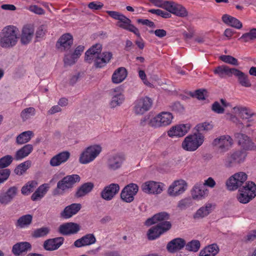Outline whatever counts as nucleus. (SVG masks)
<instances>
[{
	"mask_svg": "<svg viewBox=\"0 0 256 256\" xmlns=\"http://www.w3.org/2000/svg\"><path fill=\"white\" fill-rule=\"evenodd\" d=\"M248 178L247 174L244 172H239L231 176L226 181V185L228 190H234L244 184Z\"/></svg>",
	"mask_w": 256,
	"mask_h": 256,
	"instance_id": "423d86ee",
	"label": "nucleus"
},
{
	"mask_svg": "<svg viewBox=\"0 0 256 256\" xmlns=\"http://www.w3.org/2000/svg\"><path fill=\"white\" fill-rule=\"evenodd\" d=\"M36 114V110L33 107H29L24 109L20 113V117L24 122Z\"/></svg>",
	"mask_w": 256,
	"mask_h": 256,
	"instance_id": "de8ad7c7",
	"label": "nucleus"
},
{
	"mask_svg": "<svg viewBox=\"0 0 256 256\" xmlns=\"http://www.w3.org/2000/svg\"><path fill=\"white\" fill-rule=\"evenodd\" d=\"M233 144V140L229 135H223L215 138L212 142L214 146L218 148L221 152L228 151Z\"/></svg>",
	"mask_w": 256,
	"mask_h": 256,
	"instance_id": "f8f14e48",
	"label": "nucleus"
},
{
	"mask_svg": "<svg viewBox=\"0 0 256 256\" xmlns=\"http://www.w3.org/2000/svg\"><path fill=\"white\" fill-rule=\"evenodd\" d=\"M81 208L80 204H72L64 208L60 213V216L65 219L69 218L78 213Z\"/></svg>",
	"mask_w": 256,
	"mask_h": 256,
	"instance_id": "bb28decb",
	"label": "nucleus"
},
{
	"mask_svg": "<svg viewBox=\"0 0 256 256\" xmlns=\"http://www.w3.org/2000/svg\"><path fill=\"white\" fill-rule=\"evenodd\" d=\"M219 250L216 244H212L201 250L199 256H215L218 254Z\"/></svg>",
	"mask_w": 256,
	"mask_h": 256,
	"instance_id": "4c0bfd02",
	"label": "nucleus"
},
{
	"mask_svg": "<svg viewBox=\"0 0 256 256\" xmlns=\"http://www.w3.org/2000/svg\"><path fill=\"white\" fill-rule=\"evenodd\" d=\"M186 250L188 252H197L200 248V243L198 240H193L185 245Z\"/></svg>",
	"mask_w": 256,
	"mask_h": 256,
	"instance_id": "09e8293b",
	"label": "nucleus"
},
{
	"mask_svg": "<svg viewBox=\"0 0 256 256\" xmlns=\"http://www.w3.org/2000/svg\"><path fill=\"white\" fill-rule=\"evenodd\" d=\"M144 192L148 194H158L162 192L163 184L154 181L144 182L142 186Z\"/></svg>",
	"mask_w": 256,
	"mask_h": 256,
	"instance_id": "a211bd4d",
	"label": "nucleus"
},
{
	"mask_svg": "<svg viewBox=\"0 0 256 256\" xmlns=\"http://www.w3.org/2000/svg\"><path fill=\"white\" fill-rule=\"evenodd\" d=\"M204 137L201 132H195L186 136L182 142L184 150L188 152H194L202 145Z\"/></svg>",
	"mask_w": 256,
	"mask_h": 256,
	"instance_id": "7ed1b4c3",
	"label": "nucleus"
},
{
	"mask_svg": "<svg viewBox=\"0 0 256 256\" xmlns=\"http://www.w3.org/2000/svg\"><path fill=\"white\" fill-rule=\"evenodd\" d=\"M212 128V126L208 122H203L196 125V128L197 132H200L202 131L210 130Z\"/></svg>",
	"mask_w": 256,
	"mask_h": 256,
	"instance_id": "052dcab7",
	"label": "nucleus"
},
{
	"mask_svg": "<svg viewBox=\"0 0 256 256\" xmlns=\"http://www.w3.org/2000/svg\"><path fill=\"white\" fill-rule=\"evenodd\" d=\"M242 191H246L250 196L252 195L254 198L256 196V185L252 182H246L244 186L240 188Z\"/></svg>",
	"mask_w": 256,
	"mask_h": 256,
	"instance_id": "37998d69",
	"label": "nucleus"
},
{
	"mask_svg": "<svg viewBox=\"0 0 256 256\" xmlns=\"http://www.w3.org/2000/svg\"><path fill=\"white\" fill-rule=\"evenodd\" d=\"M224 165L227 168H230L234 166L236 164L234 161L232 154H228L224 162Z\"/></svg>",
	"mask_w": 256,
	"mask_h": 256,
	"instance_id": "69168bd1",
	"label": "nucleus"
},
{
	"mask_svg": "<svg viewBox=\"0 0 256 256\" xmlns=\"http://www.w3.org/2000/svg\"><path fill=\"white\" fill-rule=\"evenodd\" d=\"M73 44L72 36L70 34H64L60 37L56 42V46L58 49L62 50H68Z\"/></svg>",
	"mask_w": 256,
	"mask_h": 256,
	"instance_id": "412c9836",
	"label": "nucleus"
},
{
	"mask_svg": "<svg viewBox=\"0 0 256 256\" xmlns=\"http://www.w3.org/2000/svg\"><path fill=\"white\" fill-rule=\"evenodd\" d=\"M209 193V190L204 186L202 182L196 184L191 191L192 198L194 200H202L206 198Z\"/></svg>",
	"mask_w": 256,
	"mask_h": 256,
	"instance_id": "dca6fc26",
	"label": "nucleus"
},
{
	"mask_svg": "<svg viewBox=\"0 0 256 256\" xmlns=\"http://www.w3.org/2000/svg\"><path fill=\"white\" fill-rule=\"evenodd\" d=\"M232 154L236 164L243 162L246 156V154L242 150H237Z\"/></svg>",
	"mask_w": 256,
	"mask_h": 256,
	"instance_id": "5fc2aeb1",
	"label": "nucleus"
},
{
	"mask_svg": "<svg viewBox=\"0 0 256 256\" xmlns=\"http://www.w3.org/2000/svg\"><path fill=\"white\" fill-rule=\"evenodd\" d=\"M94 188V184L92 182H88L83 184L77 190L75 196L77 198L85 196L92 192Z\"/></svg>",
	"mask_w": 256,
	"mask_h": 256,
	"instance_id": "72a5a7b5",
	"label": "nucleus"
},
{
	"mask_svg": "<svg viewBox=\"0 0 256 256\" xmlns=\"http://www.w3.org/2000/svg\"><path fill=\"white\" fill-rule=\"evenodd\" d=\"M120 188L118 184H111L104 188L100 192V196L106 200H110L118 192Z\"/></svg>",
	"mask_w": 256,
	"mask_h": 256,
	"instance_id": "f3484780",
	"label": "nucleus"
},
{
	"mask_svg": "<svg viewBox=\"0 0 256 256\" xmlns=\"http://www.w3.org/2000/svg\"><path fill=\"white\" fill-rule=\"evenodd\" d=\"M64 240L62 236L46 240L44 242V248L48 251L56 250L64 244Z\"/></svg>",
	"mask_w": 256,
	"mask_h": 256,
	"instance_id": "4be33fe9",
	"label": "nucleus"
},
{
	"mask_svg": "<svg viewBox=\"0 0 256 256\" xmlns=\"http://www.w3.org/2000/svg\"><path fill=\"white\" fill-rule=\"evenodd\" d=\"M80 180V178L78 174H72L64 176L57 183L56 188L53 192L54 195L63 194Z\"/></svg>",
	"mask_w": 256,
	"mask_h": 256,
	"instance_id": "20e7f679",
	"label": "nucleus"
},
{
	"mask_svg": "<svg viewBox=\"0 0 256 256\" xmlns=\"http://www.w3.org/2000/svg\"><path fill=\"white\" fill-rule=\"evenodd\" d=\"M192 202L190 198H186L179 201L178 207L180 210H185L192 206Z\"/></svg>",
	"mask_w": 256,
	"mask_h": 256,
	"instance_id": "bf43d9fd",
	"label": "nucleus"
},
{
	"mask_svg": "<svg viewBox=\"0 0 256 256\" xmlns=\"http://www.w3.org/2000/svg\"><path fill=\"white\" fill-rule=\"evenodd\" d=\"M32 220V216L27 214L20 217L16 222V226L20 228H24L30 226Z\"/></svg>",
	"mask_w": 256,
	"mask_h": 256,
	"instance_id": "ea45409f",
	"label": "nucleus"
},
{
	"mask_svg": "<svg viewBox=\"0 0 256 256\" xmlns=\"http://www.w3.org/2000/svg\"><path fill=\"white\" fill-rule=\"evenodd\" d=\"M37 186L38 182L36 180L28 182L22 188V194L24 196H28L34 190Z\"/></svg>",
	"mask_w": 256,
	"mask_h": 256,
	"instance_id": "79ce46f5",
	"label": "nucleus"
},
{
	"mask_svg": "<svg viewBox=\"0 0 256 256\" xmlns=\"http://www.w3.org/2000/svg\"><path fill=\"white\" fill-rule=\"evenodd\" d=\"M6 192L13 200L18 193V188L16 186H10Z\"/></svg>",
	"mask_w": 256,
	"mask_h": 256,
	"instance_id": "680f3d73",
	"label": "nucleus"
},
{
	"mask_svg": "<svg viewBox=\"0 0 256 256\" xmlns=\"http://www.w3.org/2000/svg\"><path fill=\"white\" fill-rule=\"evenodd\" d=\"M102 150V148L99 144H94L87 147L80 154L79 162L82 164H88L92 162Z\"/></svg>",
	"mask_w": 256,
	"mask_h": 256,
	"instance_id": "39448f33",
	"label": "nucleus"
},
{
	"mask_svg": "<svg viewBox=\"0 0 256 256\" xmlns=\"http://www.w3.org/2000/svg\"><path fill=\"white\" fill-rule=\"evenodd\" d=\"M190 129V125L189 124H178L172 127L168 132V134L171 138L182 137L185 135Z\"/></svg>",
	"mask_w": 256,
	"mask_h": 256,
	"instance_id": "aec40b11",
	"label": "nucleus"
},
{
	"mask_svg": "<svg viewBox=\"0 0 256 256\" xmlns=\"http://www.w3.org/2000/svg\"><path fill=\"white\" fill-rule=\"evenodd\" d=\"M233 75L237 77L238 82L242 86L246 88L251 86L252 84L248 78V76L236 68Z\"/></svg>",
	"mask_w": 256,
	"mask_h": 256,
	"instance_id": "2f4dec72",
	"label": "nucleus"
},
{
	"mask_svg": "<svg viewBox=\"0 0 256 256\" xmlns=\"http://www.w3.org/2000/svg\"><path fill=\"white\" fill-rule=\"evenodd\" d=\"M176 4L172 2L164 1L162 8L172 14Z\"/></svg>",
	"mask_w": 256,
	"mask_h": 256,
	"instance_id": "0e129e2a",
	"label": "nucleus"
},
{
	"mask_svg": "<svg viewBox=\"0 0 256 256\" xmlns=\"http://www.w3.org/2000/svg\"><path fill=\"white\" fill-rule=\"evenodd\" d=\"M14 157L11 155L7 154L0 158V169H5L12 162Z\"/></svg>",
	"mask_w": 256,
	"mask_h": 256,
	"instance_id": "3c124183",
	"label": "nucleus"
},
{
	"mask_svg": "<svg viewBox=\"0 0 256 256\" xmlns=\"http://www.w3.org/2000/svg\"><path fill=\"white\" fill-rule=\"evenodd\" d=\"M222 20L225 24L238 30L242 27V23L238 19L228 14L223 15Z\"/></svg>",
	"mask_w": 256,
	"mask_h": 256,
	"instance_id": "e433bc0d",
	"label": "nucleus"
},
{
	"mask_svg": "<svg viewBox=\"0 0 256 256\" xmlns=\"http://www.w3.org/2000/svg\"><path fill=\"white\" fill-rule=\"evenodd\" d=\"M120 88H117L114 90L112 94V98L110 102L111 108H114L120 106L124 102V96L120 92Z\"/></svg>",
	"mask_w": 256,
	"mask_h": 256,
	"instance_id": "7c9ffc66",
	"label": "nucleus"
},
{
	"mask_svg": "<svg viewBox=\"0 0 256 256\" xmlns=\"http://www.w3.org/2000/svg\"><path fill=\"white\" fill-rule=\"evenodd\" d=\"M112 58V54L110 52H104L98 54L94 66L96 68H102L104 67Z\"/></svg>",
	"mask_w": 256,
	"mask_h": 256,
	"instance_id": "5701e85b",
	"label": "nucleus"
},
{
	"mask_svg": "<svg viewBox=\"0 0 256 256\" xmlns=\"http://www.w3.org/2000/svg\"><path fill=\"white\" fill-rule=\"evenodd\" d=\"M78 58L76 56H74V55H66L64 56V64L66 65L71 66L74 64L77 60Z\"/></svg>",
	"mask_w": 256,
	"mask_h": 256,
	"instance_id": "e2e57ef3",
	"label": "nucleus"
},
{
	"mask_svg": "<svg viewBox=\"0 0 256 256\" xmlns=\"http://www.w3.org/2000/svg\"><path fill=\"white\" fill-rule=\"evenodd\" d=\"M50 228L48 227H42L35 230L32 233V236L38 238L46 236L50 232Z\"/></svg>",
	"mask_w": 256,
	"mask_h": 256,
	"instance_id": "603ef678",
	"label": "nucleus"
},
{
	"mask_svg": "<svg viewBox=\"0 0 256 256\" xmlns=\"http://www.w3.org/2000/svg\"><path fill=\"white\" fill-rule=\"evenodd\" d=\"M234 110L236 112H238L240 117L242 119L249 120L254 114L251 111L246 107L235 106Z\"/></svg>",
	"mask_w": 256,
	"mask_h": 256,
	"instance_id": "a18cd8bd",
	"label": "nucleus"
},
{
	"mask_svg": "<svg viewBox=\"0 0 256 256\" xmlns=\"http://www.w3.org/2000/svg\"><path fill=\"white\" fill-rule=\"evenodd\" d=\"M220 58L221 60L226 63L230 64L234 66L238 65V60L231 56L222 55L220 56Z\"/></svg>",
	"mask_w": 256,
	"mask_h": 256,
	"instance_id": "4d7b16f0",
	"label": "nucleus"
},
{
	"mask_svg": "<svg viewBox=\"0 0 256 256\" xmlns=\"http://www.w3.org/2000/svg\"><path fill=\"white\" fill-rule=\"evenodd\" d=\"M128 75L126 70L123 67L116 70L112 75V82L114 84H119L123 82Z\"/></svg>",
	"mask_w": 256,
	"mask_h": 256,
	"instance_id": "473e14b6",
	"label": "nucleus"
},
{
	"mask_svg": "<svg viewBox=\"0 0 256 256\" xmlns=\"http://www.w3.org/2000/svg\"><path fill=\"white\" fill-rule=\"evenodd\" d=\"M80 230V226L74 222H70L61 224L58 232L64 236L76 234Z\"/></svg>",
	"mask_w": 256,
	"mask_h": 256,
	"instance_id": "6ab92c4d",
	"label": "nucleus"
},
{
	"mask_svg": "<svg viewBox=\"0 0 256 256\" xmlns=\"http://www.w3.org/2000/svg\"><path fill=\"white\" fill-rule=\"evenodd\" d=\"M236 198L242 204H247L254 198L252 195L250 196L248 193H246V191H242L240 188L238 190Z\"/></svg>",
	"mask_w": 256,
	"mask_h": 256,
	"instance_id": "49530a36",
	"label": "nucleus"
},
{
	"mask_svg": "<svg viewBox=\"0 0 256 256\" xmlns=\"http://www.w3.org/2000/svg\"><path fill=\"white\" fill-rule=\"evenodd\" d=\"M32 162L30 160H26L18 166L14 170V172L18 176L23 174L31 166Z\"/></svg>",
	"mask_w": 256,
	"mask_h": 256,
	"instance_id": "c03bdc74",
	"label": "nucleus"
},
{
	"mask_svg": "<svg viewBox=\"0 0 256 256\" xmlns=\"http://www.w3.org/2000/svg\"><path fill=\"white\" fill-rule=\"evenodd\" d=\"M236 68H230L226 66H217L214 70V73L217 74L220 78H224L225 76H232L234 74Z\"/></svg>",
	"mask_w": 256,
	"mask_h": 256,
	"instance_id": "f704fd0d",
	"label": "nucleus"
},
{
	"mask_svg": "<svg viewBox=\"0 0 256 256\" xmlns=\"http://www.w3.org/2000/svg\"><path fill=\"white\" fill-rule=\"evenodd\" d=\"M96 241V238L93 234H88L76 240L74 242V246L76 248H82L93 244Z\"/></svg>",
	"mask_w": 256,
	"mask_h": 256,
	"instance_id": "b1692460",
	"label": "nucleus"
},
{
	"mask_svg": "<svg viewBox=\"0 0 256 256\" xmlns=\"http://www.w3.org/2000/svg\"><path fill=\"white\" fill-rule=\"evenodd\" d=\"M152 104V100L148 96L140 98L134 102V111L136 114H142L148 111Z\"/></svg>",
	"mask_w": 256,
	"mask_h": 256,
	"instance_id": "9d476101",
	"label": "nucleus"
},
{
	"mask_svg": "<svg viewBox=\"0 0 256 256\" xmlns=\"http://www.w3.org/2000/svg\"><path fill=\"white\" fill-rule=\"evenodd\" d=\"M33 136L34 133L32 131L24 132L16 136V142L18 145L25 144L30 141Z\"/></svg>",
	"mask_w": 256,
	"mask_h": 256,
	"instance_id": "58836bf2",
	"label": "nucleus"
},
{
	"mask_svg": "<svg viewBox=\"0 0 256 256\" xmlns=\"http://www.w3.org/2000/svg\"><path fill=\"white\" fill-rule=\"evenodd\" d=\"M11 171L8 168L0 169V184L6 182L10 176Z\"/></svg>",
	"mask_w": 256,
	"mask_h": 256,
	"instance_id": "13d9d810",
	"label": "nucleus"
},
{
	"mask_svg": "<svg viewBox=\"0 0 256 256\" xmlns=\"http://www.w3.org/2000/svg\"><path fill=\"white\" fill-rule=\"evenodd\" d=\"M32 249V246L28 242H24L16 243L12 246V252L16 256H20Z\"/></svg>",
	"mask_w": 256,
	"mask_h": 256,
	"instance_id": "c756f323",
	"label": "nucleus"
},
{
	"mask_svg": "<svg viewBox=\"0 0 256 256\" xmlns=\"http://www.w3.org/2000/svg\"><path fill=\"white\" fill-rule=\"evenodd\" d=\"M48 188L46 184L40 185L32 195V200L36 201L42 198L46 193Z\"/></svg>",
	"mask_w": 256,
	"mask_h": 256,
	"instance_id": "a19ab883",
	"label": "nucleus"
},
{
	"mask_svg": "<svg viewBox=\"0 0 256 256\" xmlns=\"http://www.w3.org/2000/svg\"><path fill=\"white\" fill-rule=\"evenodd\" d=\"M170 107L172 110L176 112H182L184 110L183 106L178 102L172 103Z\"/></svg>",
	"mask_w": 256,
	"mask_h": 256,
	"instance_id": "774afa93",
	"label": "nucleus"
},
{
	"mask_svg": "<svg viewBox=\"0 0 256 256\" xmlns=\"http://www.w3.org/2000/svg\"><path fill=\"white\" fill-rule=\"evenodd\" d=\"M156 223L160 224L164 222H168L170 218V214L165 212H160L154 215Z\"/></svg>",
	"mask_w": 256,
	"mask_h": 256,
	"instance_id": "6e6d98bb",
	"label": "nucleus"
},
{
	"mask_svg": "<svg viewBox=\"0 0 256 256\" xmlns=\"http://www.w3.org/2000/svg\"><path fill=\"white\" fill-rule=\"evenodd\" d=\"M173 116L170 112H162L153 117L151 121L154 128L166 126L172 123Z\"/></svg>",
	"mask_w": 256,
	"mask_h": 256,
	"instance_id": "6e6552de",
	"label": "nucleus"
},
{
	"mask_svg": "<svg viewBox=\"0 0 256 256\" xmlns=\"http://www.w3.org/2000/svg\"><path fill=\"white\" fill-rule=\"evenodd\" d=\"M212 205L210 204H207L204 206L200 207L194 214L193 218L198 220L208 216L211 212Z\"/></svg>",
	"mask_w": 256,
	"mask_h": 256,
	"instance_id": "c9c22d12",
	"label": "nucleus"
},
{
	"mask_svg": "<svg viewBox=\"0 0 256 256\" xmlns=\"http://www.w3.org/2000/svg\"><path fill=\"white\" fill-rule=\"evenodd\" d=\"M102 50V46L100 44H96L92 46L85 52L84 60L88 63L94 64L95 62L96 59L98 57V54H100Z\"/></svg>",
	"mask_w": 256,
	"mask_h": 256,
	"instance_id": "2eb2a0df",
	"label": "nucleus"
},
{
	"mask_svg": "<svg viewBox=\"0 0 256 256\" xmlns=\"http://www.w3.org/2000/svg\"><path fill=\"white\" fill-rule=\"evenodd\" d=\"M172 226L170 222H164L151 228L148 231V238L150 240H154L158 238L164 232L170 230Z\"/></svg>",
	"mask_w": 256,
	"mask_h": 256,
	"instance_id": "1a4fd4ad",
	"label": "nucleus"
},
{
	"mask_svg": "<svg viewBox=\"0 0 256 256\" xmlns=\"http://www.w3.org/2000/svg\"><path fill=\"white\" fill-rule=\"evenodd\" d=\"M106 12L112 18L118 20L116 24L118 27L132 32L137 36L140 37L138 29L132 24V21L129 18L116 11L106 10Z\"/></svg>",
	"mask_w": 256,
	"mask_h": 256,
	"instance_id": "f03ea898",
	"label": "nucleus"
},
{
	"mask_svg": "<svg viewBox=\"0 0 256 256\" xmlns=\"http://www.w3.org/2000/svg\"><path fill=\"white\" fill-rule=\"evenodd\" d=\"M186 187L187 184L184 180H176L170 186L168 192L170 196H176L182 194Z\"/></svg>",
	"mask_w": 256,
	"mask_h": 256,
	"instance_id": "4468645a",
	"label": "nucleus"
},
{
	"mask_svg": "<svg viewBox=\"0 0 256 256\" xmlns=\"http://www.w3.org/2000/svg\"><path fill=\"white\" fill-rule=\"evenodd\" d=\"M256 38V28H252L248 32L243 34L240 40H242L244 42H248L250 40Z\"/></svg>",
	"mask_w": 256,
	"mask_h": 256,
	"instance_id": "864d4df0",
	"label": "nucleus"
},
{
	"mask_svg": "<svg viewBox=\"0 0 256 256\" xmlns=\"http://www.w3.org/2000/svg\"><path fill=\"white\" fill-rule=\"evenodd\" d=\"M212 110L214 112L221 114H223L224 112V109L222 108L218 102H215L212 104Z\"/></svg>",
	"mask_w": 256,
	"mask_h": 256,
	"instance_id": "338daca9",
	"label": "nucleus"
},
{
	"mask_svg": "<svg viewBox=\"0 0 256 256\" xmlns=\"http://www.w3.org/2000/svg\"><path fill=\"white\" fill-rule=\"evenodd\" d=\"M34 34V27L30 25L24 26L22 30L20 42L23 44H27L32 40Z\"/></svg>",
	"mask_w": 256,
	"mask_h": 256,
	"instance_id": "a878e982",
	"label": "nucleus"
},
{
	"mask_svg": "<svg viewBox=\"0 0 256 256\" xmlns=\"http://www.w3.org/2000/svg\"><path fill=\"white\" fill-rule=\"evenodd\" d=\"M138 190V186L134 183L130 184L124 187L120 193V198L124 202L130 203L134 200V196Z\"/></svg>",
	"mask_w": 256,
	"mask_h": 256,
	"instance_id": "9b49d317",
	"label": "nucleus"
},
{
	"mask_svg": "<svg viewBox=\"0 0 256 256\" xmlns=\"http://www.w3.org/2000/svg\"><path fill=\"white\" fill-rule=\"evenodd\" d=\"M126 158L122 154H115L110 155L106 162V166L110 171H115L120 169Z\"/></svg>",
	"mask_w": 256,
	"mask_h": 256,
	"instance_id": "0eeeda50",
	"label": "nucleus"
},
{
	"mask_svg": "<svg viewBox=\"0 0 256 256\" xmlns=\"http://www.w3.org/2000/svg\"><path fill=\"white\" fill-rule=\"evenodd\" d=\"M235 138L237 139L238 144L243 150L251 151L254 150L256 146L252 139L245 134L236 133Z\"/></svg>",
	"mask_w": 256,
	"mask_h": 256,
	"instance_id": "ddd939ff",
	"label": "nucleus"
},
{
	"mask_svg": "<svg viewBox=\"0 0 256 256\" xmlns=\"http://www.w3.org/2000/svg\"><path fill=\"white\" fill-rule=\"evenodd\" d=\"M34 146L31 144H26L18 150L14 155V158L16 161L22 160L28 156L33 151Z\"/></svg>",
	"mask_w": 256,
	"mask_h": 256,
	"instance_id": "393cba45",
	"label": "nucleus"
},
{
	"mask_svg": "<svg viewBox=\"0 0 256 256\" xmlns=\"http://www.w3.org/2000/svg\"><path fill=\"white\" fill-rule=\"evenodd\" d=\"M185 245L186 241L184 239L176 238L168 244L166 248L169 252L174 253L183 248Z\"/></svg>",
	"mask_w": 256,
	"mask_h": 256,
	"instance_id": "c85d7f7f",
	"label": "nucleus"
},
{
	"mask_svg": "<svg viewBox=\"0 0 256 256\" xmlns=\"http://www.w3.org/2000/svg\"><path fill=\"white\" fill-rule=\"evenodd\" d=\"M172 14L182 18L186 17L188 15V12L186 8L178 4H176Z\"/></svg>",
	"mask_w": 256,
	"mask_h": 256,
	"instance_id": "8fccbe9b",
	"label": "nucleus"
},
{
	"mask_svg": "<svg viewBox=\"0 0 256 256\" xmlns=\"http://www.w3.org/2000/svg\"><path fill=\"white\" fill-rule=\"evenodd\" d=\"M18 30L13 26L4 27L0 32V46L10 48L16 45L18 39Z\"/></svg>",
	"mask_w": 256,
	"mask_h": 256,
	"instance_id": "f257e3e1",
	"label": "nucleus"
},
{
	"mask_svg": "<svg viewBox=\"0 0 256 256\" xmlns=\"http://www.w3.org/2000/svg\"><path fill=\"white\" fill-rule=\"evenodd\" d=\"M70 153L65 151L54 156L50 160V164L52 166H57L66 162L70 158Z\"/></svg>",
	"mask_w": 256,
	"mask_h": 256,
	"instance_id": "cd10ccee",
	"label": "nucleus"
}]
</instances>
